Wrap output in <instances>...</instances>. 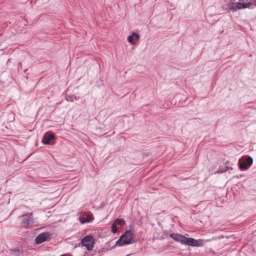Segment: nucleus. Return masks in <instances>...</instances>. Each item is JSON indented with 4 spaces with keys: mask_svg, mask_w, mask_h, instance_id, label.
I'll return each mask as SVG.
<instances>
[{
    "mask_svg": "<svg viewBox=\"0 0 256 256\" xmlns=\"http://www.w3.org/2000/svg\"><path fill=\"white\" fill-rule=\"evenodd\" d=\"M132 36H134V38L137 40H138L139 39H140V36L138 34H136L134 32H132Z\"/></svg>",
    "mask_w": 256,
    "mask_h": 256,
    "instance_id": "2eb2a0df",
    "label": "nucleus"
},
{
    "mask_svg": "<svg viewBox=\"0 0 256 256\" xmlns=\"http://www.w3.org/2000/svg\"><path fill=\"white\" fill-rule=\"evenodd\" d=\"M66 100L68 102H72L74 100H76L77 98L76 97L74 96H70V95H66Z\"/></svg>",
    "mask_w": 256,
    "mask_h": 256,
    "instance_id": "9b49d317",
    "label": "nucleus"
},
{
    "mask_svg": "<svg viewBox=\"0 0 256 256\" xmlns=\"http://www.w3.org/2000/svg\"><path fill=\"white\" fill-rule=\"evenodd\" d=\"M116 225V224H113L111 226L112 232V233H116L117 232L118 229Z\"/></svg>",
    "mask_w": 256,
    "mask_h": 256,
    "instance_id": "4468645a",
    "label": "nucleus"
},
{
    "mask_svg": "<svg viewBox=\"0 0 256 256\" xmlns=\"http://www.w3.org/2000/svg\"><path fill=\"white\" fill-rule=\"evenodd\" d=\"M63 256V255H62V256Z\"/></svg>",
    "mask_w": 256,
    "mask_h": 256,
    "instance_id": "a211bd4d",
    "label": "nucleus"
},
{
    "mask_svg": "<svg viewBox=\"0 0 256 256\" xmlns=\"http://www.w3.org/2000/svg\"><path fill=\"white\" fill-rule=\"evenodd\" d=\"M82 246L86 248V250L90 251L92 250L94 244V238L92 236L88 235L84 236L81 240Z\"/></svg>",
    "mask_w": 256,
    "mask_h": 256,
    "instance_id": "7ed1b4c3",
    "label": "nucleus"
},
{
    "mask_svg": "<svg viewBox=\"0 0 256 256\" xmlns=\"http://www.w3.org/2000/svg\"><path fill=\"white\" fill-rule=\"evenodd\" d=\"M51 234L49 232H44L38 234L35 238V242L40 244L50 239Z\"/></svg>",
    "mask_w": 256,
    "mask_h": 256,
    "instance_id": "39448f33",
    "label": "nucleus"
},
{
    "mask_svg": "<svg viewBox=\"0 0 256 256\" xmlns=\"http://www.w3.org/2000/svg\"><path fill=\"white\" fill-rule=\"evenodd\" d=\"M170 238H172L174 241L184 244L186 237L181 234L172 233L170 234Z\"/></svg>",
    "mask_w": 256,
    "mask_h": 256,
    "instance_id": "0eeeda50",
    "label": "nucleus"
},
{
    "mask_svg": "<svg viewBox=\"0 0 256 256\" xmlns=\"http://www.w3.org/2000/svg\"><path fill=\"white\" fill-rule=\"evenodd\" d=\"M128 41L129 43L131 44H134V36H132V35L130 36H129L128 37Z\"/></svg>",
    "mask_w": 256,
    "mask_h": 256,
    "instance_id": "ddd939ff",
    "label": "nucleus"
},
{
    "mask_svg": "<svg viewBox=\"0 0 256 256\" xmlns=\"http://www.w3.org/2000/svg\"><path fill=\"white\" fill-rule=\"evenodd\" d=\"M228 6L229 10H230L233 12H235L238 10L236 6V2H232V4H228Z\"/></svg>",
    "mask_w": 256,
    "mask_h": 256,
    "instance_id": "9d476101",
    "label": "nucleus"
},
{
    "mask_svg": "<svg viewBox=\"0 0 256 256\" xmlns=\"http://www.w3.org/2000/svg\"><path fill=\"white\" fill-rule=\"evenodd\" d=\"M252 2H248L246 3L236 2V6L238 9L246 8H250L252 5Z\"/></svg>",
    "mask_w": 256,
    "mask_h": 256,
    "instance_id": "1a4fd4ad",
    "label": "nucleus"
},
{
    "mask_svg": "<svg viewBox=\"0 0 256 256\" xmlns=\"http://www.w3.org/2000/svg\"><path fill=\"white\" fill-rule=\"evenodd\" d=\"M134 232L131 230H128L122 234L120 238L116 241V245L124 246L134 242L132 240Z\"/></svg>",
    "mask_w": 256,
    "mask_h": 256,
    "instance_id": "f257e3e1",
    "label": "nucleus"
},
{
    "mask_svg": "<svg viewBox=\"0 0 256 256\" xmlns=\"http://www.w3.org/2000/svg\"><path fill=\"white\" fill-rule=\"evenodd\" d=\"M54 135L53 134H46L42 138V142L44 144H51L50 142L54 138Z\"/></svg>",
    "mask_w": 256,
    "mask_h": 256,
    "instance_id": "6e6552de",
    "label": "nucleus"
},
{
    "mask_svg": "<svg viewBox=\"0 0 256 256\" xmlns=\"http://www.w3.org/2000/svg\"><path fill=\"white\" fill-rule=\"evenodd\" d=\"M19 64H20V68H22V64L20 63Z\"/></svg>",
    "mask_w": 256,
    "mask_h": 256,
    "instance_id": "dca6fc26",
    "label": "nucleus"
},
{
    "mask_svg": "<svg viewBox=\"0 0 256 256\" xmlns=\"http://www.w3.org/2000/svg\"><path fill=\"white\" fill-rule=\"evenodd\" d=\"M184 244L192 246H203V241L202 240H195L193 238L186 237Z\"/></svg>",
    "mask_w": 256,
    "mask_h": 256,
    "instance_id": "423d86ee",
    "label": "nucleus"
},
{
    "mask_svg": "<svg viewBox=\"0 0 256 256\" xmlns=\"http://www.w3.org/2000/svg\"><path fill=\"white\" fill-rule=\"evenodd\" d=\"M22 224H24L26 227H29L33 224L34 222L32 213H28L22 216Z\"/></svg>",
    "mask_w": 256,
    "mask_h": 256,
    "instance_id": "20e7f679",
    "label": "nucleus"
},
{
    "mask_svg": "<svg viewBox=\"0 0 256 256\" xmlns=\"http://www.w3.org/2000/svg\"><path fill=\"white\" fill-rule=\"evenodd\" d=\"M26 70H24V72H26Z\"/></svg>",
    "mask_w": 256,
    "mask_h": 256,
    "instance_id": "f3484780",
    "label": "nucleus"
},
{
    "mask_svg": "<svg viewBox=\"0 0 256 256\" xmlns=\"http://www.w3.org/2000/svg\"><path fill=\"white\" fill-rule=\"evenodd\" d=\"M116 224L124 226L126 224L125 222L122 219H116Z\"/></svg>",
    "mask_w": 256,
    "mask_h": 256,
    "instance_id": "f8f14e48",
    "label": "nucleus"
},
{
    "mask_svg": "<svg viewBox=\"0 0 256 256\" xmlns=\"http://www.w3.org/2000/svg\"><path fill=\"white\" fill-rule=\"evenodd\" d=\"M253 159L250 156H244L238 161L239 167L242 170H248L252 164Z\"/></svg>",
    "mask_w": 256,
    "mask_h": 256,
    "instance_id": "f03ea898",
    "label": "nucleus"
}]
</instances>
